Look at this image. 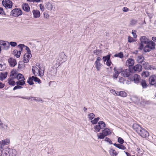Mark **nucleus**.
<instances>
[{"label":"nucleus","mask_w":156,"mask_h":156,"mask_svg":"<svg viewBox=\"0 0 156 156\" xmlns=\"http://www.w3.org/2000/svg\"><path fill=\"white\" fill-rule=\"evenodd\" d=\"M133 128L140 136L143 138H146L149 135L148 133L146 130L137 124H134L133 126Z\"/></svg>","instance_id":"obj_1"},{"label":"nucleus","mask_w":156,"mask_h":156,"mask_svg":"<svg viewBox=\"0 0 156 156\" xmlns=\"http://www.w3.org/2000/svg\"><path fill=\"white\" fill-rule=\"evenodd\" d=\"M32 71L33 73L35 76H42L44 73V69L43 68H38L36 66H32Z\"/></svg>","instance_id":"obj_2"},{"label":"nucleus","mask_w":156,"mask_h":156,"mask_svg":"<svg viewBox=\"0 0 156 156\" xmlns=\"http://www.w3.org/2000/svg\"><path fill=\"white\" fill-rule=\"evenodd\" d=\"M3 151V156H16L17 154L16 151L12 149L7 148Z\"/></svg>","instance_id":"obj_3"},{"label":"nucleus","mask_w":156,"mask_h":156,"mask_svg":"<svg viewBox=\"0 0 156 156\" xmlns=\"http://www.w3.org/2000/svg\"><path fill=\"white\" fill-rule=\"evenodd\" d=\"M155 44L154 43L151 41V43L146 44L144 48V51L145 52H148L155 48Z\"/></svg>","instance_id":"obj_4"},{"label":"nucleus","mask_w":156,"mask_h":156,"mask_svg":"<svg viewBox=\"0 0 156 156\" xmlns=\"http://www.w3.org/2000/svg\"><path fill=\"white\" fill-rule=\"evenodd\" d=\"M105 127V124L102 121H100L98 123V125L94 127V131L96 132H99L101 129H104Z\"/></svg>","instance_id":"obj_5"},{"label":"nucleus","mask_w":156,"mask_h":156,"mask_svg":"<svg viewBox=\"0 0 156 156\" xmlns=\"http://www.w3.org/2000/svg\"><path fill=\"white\" fill-rule=\"evenodd\" d=\"M111 133L109 129L106 128L102 130V132L98 134L97 136L98 139H103L105 137L108 136Z\"/></svg>","instance_id":"obj_6"},{"label":"nucleus","mask_w":156,"mask_h":156,"mask_svg":"<svg viewBox=\"0 0 156 156\" xmlns=\"http://www.w3.org/2000/svg\"><path fill=\"white\" fill-rule=\"evenodd\" d=\"M18 80V81L16 82L17 85H20L23 86L25 84L24 81L25 78L23 75L19 73L17 75L16 77Z\"/></svg>","instance_id":"obj_7"},{"label":"nucleus","mask_w":156,"mask_h":156,"mask_svg":"<svg viewBox=\"0 0 156 156\" xmlns=\"http://www.w3.org/2000/svg\"><path fill=\"white\" fill-rule=\"evenodd\" d=\"M45 7L46 9L49 11H55V4L51 2H48L45 3Z\"/></svg>","instance_id":"obj_8"},{"label":"nucleus","mask_w":156,"mask_h":156,"mask_svg":"<svg viewBox=\"0 0 156 156\" xmlns=\"http://www.w3.org/2000/svg\"><path fill=\"white\" fill-rule=\"evenodd\" d=\"M2 4L6 9H10L12 6V2L9 0H3Z\"/></svg>","instance_id":"obj_9"},{"label":"nucleus","mask_w":156,"mask_h":156,"mask_svg":"<svg viewBox=\"0 0 156 156\" xmlns=\"http://www.w3.org/2000/svg\"><path fill=\"white\" fill-rule=\"evenodd\" d=\"M136 59L139 63H141L144 66L145 65V63L144 61V57L142 55H137L136 56Z\"/></svg>","instance_id":"obj_10"},{"label":"nucleus","mask_w":156,"mask_h":156,"mask_svg":"<svg viewBox=\"0 0 156 156\" xmlns=\"http://www.w3.org/2000/svg\"><path fill=\"white\" fill-rule=\"evenodd\" d=\"M11 13L13 16L16 17L21 15L22 14V12L20 9L16 8L12 10Z\"/></svg>","instance_id":"obj_11"},{"label":"nucleus","mask_w":156,"mask_h":156,"mask_svg":"<svg viewBox=\"0 0 156 156\" xmlns=\"http://www.w3.org/2000/svg\"><path fill=\"white\" fill-rule=\"evenodd\" d=\"M9 140L8 139H6L0 141V148L3 150L5 147H7L6 145L9 144Z\"/></svg>","instance_id":"obj_12"},{"label":"nucleus","mask_w":156,"mask_h":156,"mask_svg":"<svg viewBox=\"0 0 156 156\" xmlns=\"http://www.w3.org/2000/svg\"><path fill=\"white\" fill-rule=\"evenodd\" d=\"M102 60L101 58L98 57L97 58L96 61H95L94 64L95 67L97 70L99 71L100 70L101 67V64L100 63V61Z\"/></svg>","instance_id":"obj_13"},{"label":"nucleus","mask_w":156,"mask_h":156,"mask_svg":"<svg viewBox=\"0 0 156 156\" xmlns=\"http://www.w3.org/2000/svg\"><path fill=\"white\" fill-rule=\"evenodd\" d=\"M31 57V53H26L25 54L23 58V61L24 62L27 63L29 61V60Z\"/></svg>","instance_id":"obj_14"},{"label":"nucleus","mask_w":156,"mask_h":156,"mask_svg":"<svg viewBox=\"0 0 156 156\" xmlns=\"http://www.w3.org/2000/svg\"><path fill=\"white\" fill-rule=\"evenodd\" d=\"M150 83L152 85H154L156 83V76L152 75L149 78V79Z\"/></svg>","instance_id":"obj_15"},{"label":"nucleus","mask_w":156,"mask_h":156,"mask_svg":"<svg viewBox=\"0 0 156 156\" xmlns=\"http://www.w3.org/2000/svg\"><path fill=\"white\" fill-rule=\"evenodd\" d=\"M140 40L141 42L143 44H147L151 43L150 40L145 36L141 37L140 38Z\"/></svg>","instance_id":"obj_16"},{"label":"nucleus","mask_w":156,"mask_h":156,"mask_svg":"<svg viewBox=\"0 0 156 156\" xmlns=\"http://www.w3.org/2000/svg\"><path fill=\"white\" fill-rule=\"evenodd\" d=\"M60 65L59 63L58 64H57L55 66V68H54L53 67H51L50 69V71L51 72V73L52 75H56L57 72V68Z\"/></svg>","instance_id":"obj_17"},{"label":"nucleus","mask_w":156,"mask_h":156,"mask_svg":"<svg viewBox=\"0 0 156 156\" xmlns=\"http://www.w3.org/2000/svg\"><path fill=\"white\" fill-rule=\"evenodd\" d=\"M134 64V61L133 59L131 58H128L126 61V66L130 67L133 66Z\"/></svg>","instance_id":"obj_18"},{"label":"nucleus","mask_w":156,"mask_h":156,"mask_svg":"<svg viewBox=\"0 0 156 156\" xmlns=\"http://www.w3.org/2000/svg\"><path fill=\"white\" fill-rule=\"evenodd\" d=\"M131 73L129 69H126L122 72V75L124 77H128Z\"/></svg>","instance_id":"obj_19"},{"label":"nucleus","mask_w":156,"mask_h":156,"mask_svg":"<svg viewBox=\"0 0 156 156\" xmlns=\"http://www.w3.org/2000/svg\"><path fill=\"white\" fill-rule=\"evenodd\" d=\"M8 62L10 66L12 67H14L17 64L16 60L11 58L8 59Z\"/></svg>","instance_id":"obj_20"},{"label":"nucleus","mask_w":156,"mask_h":156,"mask_svg":"<svg viewBox=\"0 0 156 156\" xmlns=\"http://www.w3.org/2000/svg\"><path fill=\"white\" fill-rule=\"evenodd\" d=\"M0 44L4 46L5 49L7 50L9 48V44L8 42L0 41Z\"/></svg>","instance_id":"obj_21"},{"label":"nucleus","mask_w":156,"mask_h":156,"mask_svg":"<svg viewBox=\"0 0 156 156\" xmlns=\"http://www.w3.org/2000/svg\"><path fill=\"white\" fill-rule=\"evenodd\" d=\"M140 79V76L137 74H134L132 80L136 83H138Z\"/></svg>","instance_id":"obj_22"},{"label":"nucleus","mask_w":156,"mask_h":156,"mask_svg":"<svg viewBox=\"0 0 156 156\" xmlns=\"http://www.w3.org/2000/svg\"><path fill=\"white\" fill-rule=\"evenodd\" d=\"M23 9L25 11L28 12L30 10V8L28 4L24 3L22 5Z\"/></svg>","instance_id":"obj_23"},{"label":"nucleus","mask_w":156,"mask_h":156,"mask_svg":"<svg viewBox=\"0 0 156 156\" xmlns=\"http://www.w3.org/2000/svg\"><path fill=\"white\" fill-rule=\"evenodd\" d=\"M144 67L146 69L151 70H155L156 69L155 67L153 66L149 65L148 64L145 63Z\"/></svg>","instance_id":"obj_24"},{"label":"nucleus","mask_w":156,"mask_h":156,"mask_svg":"<svg viewBox=\"0 0 156 156\" xmlns=\"http://www.w3.org/2000/svg\"><path fill=\"white\" fill-rule=\"evenodd\" d=\"M12 54L17 58H18L20 57L21 53L20 51L15 49L13 51Z\"/></svg>","instance_id":"obj_25"},{"label":"nucleus","mask_w":156,"mask_h":156,"mask_svg":"<svg viewBox=\"0 0 156 156\" xmlns=\"http://www.w3.org/2000/svg\"><path fill=\"white\" fill-rule=\"evenodd\" d=\"M33 13L34 17L36 18H39L40 16V12L38 10H33Z\"/></svg>","instance_id":"obj_26"},{"label":"nucleus","mask_w":156,"mask_h":156,"mask_svg":"<svg viewBox=\"0 0 156 156\" xmlns=\"http://www.w3.org/2000/svg\"><path fill=\"white\" fill-rule=\"evenodd\" d=\"M7 76V72L1 73H0V80H3L5 79Z\"/></svg>","instance_id":"obj_27"},{"label":"nucleus","mask_w":156,"mask_h":156,"mask_svg":"<svg viewBox=\"0 0 156 156\" xmlns=\"http://www.w3.org/2000/svg\"><path fill=\"white\" fill-rule=\"evenodd\" d=\"M133 69L135 71L140 72L141 70L142 67L141 65L137 64L134 66Z\"/></svg>","instance_id":"obj_28"},{"label":"nucleus","mask_w":156,"mask_h":156,"mask_svg":"<svg viewBox=\"0 0 156 156\" xmlns=\"http://www.w3.org/2000/svg\"><path fill=\"white\" fill-rule=\"evenodd\" d=\"M122 144H116L115 143L114 145L116 147L119 148V149L124 150L126 149V147L122 145Z\"/></svg>","instance_id":"obj_29"},{"label":"nucleus","mask_w":156,"mask_h":156,"mask_svg":"<svg viewBox=\"0 0 156 156\" xmlns=\"http://www.w3.org/2000/svg\"><path fill=\"white\" fill-rule=\"evenodd\" d=\"M13 78H9L8 79V83L10 85L14 86L16 84V83L13 80Z\"/></svg>","instance_id":"obj_30"},{"label":"nucleus","mask_w":156,"mask_h":156,"mask_svg":"<svg viewBox=\"0 0 156 156\" xmlns=\"http://www.w3.org/2000/svg\"><path fill=\"white\" fill-rule=\"evenodd\" d=\"M109 152L112 156H116L118 153L115 150L111 149L109 150Z\"/></svg>","instance_id":"obj_31"},{"label":"nucleus","mask_w":156,"mask_h":156,"mask_svg":"<svg viewBox=\"0 0 156 156\" xmlns=\"http://www.w3.org/2000/svg\"><path fill=\"white\" fill-rule=\"evenodd\" d=\"M140 83L143 88H146L147 87L146 82L145 80H142Z\"/></svg>","instance_id":"obj_32"},{"label":"nucleus","mask_w":156,"mask_h":156,"mask_svg":"<svg viewBox=\"0 0 156 156\" xmlns=\"http://www.w3.org/2000/svg\"><path fill=\"white\" fill-rule=\"evenodd\" d=\"M6 65L4 63L0 64V71L4 70L6 68Z\"/></svg>","instance_id":"obj_33"},{"label":"nucleus","mask_w":156,"mask_h":156,"mask_svg":"<svg viewBox=\"0 0 156 156\" xmlns=\"http://www.w3.org/2000/svg\"><path fill=\"white\" fill-rule=\"evenodd\" d=\"M114 70L115 72H116V73H118L119 74L121 73H122V72L123 71H122V68H119L117 69L116 67H114Z\"/></svg>","instance_id":"obj_34"},{"label":"nucleus","mask_w":156,"mask_h":156,"mask_svg":"<svg viewBox=\"0 0 156 156\" xmlns=\"http://www.w3.org/2000/svg\"><path fill=\"white\" fill-rule=\"evenodd\" d=\"M17 74L14 71H12L10 73V76L12 78H16Z\"/></svg>","instance_id":"obj_35"},{"label":"nucleus","mask_w":156,"mask_h":156,"mask_svg":"<svg viewBox=\"0 0 156 156\" xmlns=\"http://www.w3.org/2000/svg\"><path fill=\"white\" fill-rule=\"evenodd\" d=\"M127 95V94L125 91H121L119 92V96L122 97H126Z\"/></svg>","instance_id":"obj_36"},{"label":"nucleus","mask_w":156,"mask_h":156,"mask_svg":"<svg viewBox=\"0 0 156 156\" xmlns=\"http://www.w3.org/2000/svg\"><path fill=\"white\" fill-rule=\"evenodd\" d=\"M32 78H33V80L35 82H37L39 83H41V81L39 79L36 77L32 76Z\"/></svg>","instance_id":"obj_37"},{"label":"nucleus","mask_w":156,"mask_h":156,"mask_svg":"<svg viewBox=\"0 0 156 156\" xmlns=\"http://www.w3.org/2000/svg\"><path fill=\"white\" fill-rule=\"evenodd\" d=\"M114 56L115 57H118L120 58H122L123 56V55L122 52H120L118 54H115Z\"/></svg>","instance_id":"obj_38"},{"label":"nucleus","mask_w":156,"mask_h":156,"mask_svg":"<svg viewBox=\"0 0 156 156\" xmlns=\"http://www.w3.org/2000/svg\"><path fill=\"white\" fill-rule=\"evenodd\" d=\"M100 118L99 117H97L94 119L93 120L91 121V122L93 124H96L97 123V122L98 121Z\"/></svg>","instance_id":"obj_39"},{"label":"nucleus","mask_w":156,"mask_h":156,"mask_svg":"<svg viewBox=\"0 0 156 156\" xmlns=\"http://www.w3.org/2000/svg\"><path fill=\"white\" fill-rule=\"evenodd\" d=\"M149 75V73L148 71H145L142 72V76L144 77H147Z\"/></svg>","instance_id":"obj_40"},{"label":"nucleus","mask_w":156,"mask_h":156,"mask_svg":"<svg viewBox=\"0 0 156 156\" xmlns=\"http://www.w3.org/2000/svg\"><path fill=\"white\" fill-rule=\"evenodd\" d=\"M17 47L19 48V51H20L21 53V51H23V48H25V45L23 44H20L18 45Z\"/></svg>","instance_id":"obj_41"},{"label":"nucleus","mask_w":156,"mask_h":156,"mask_svg":"<svg viewBox=\"0 0 156 156\" xmlns=\"http://www.w3.org/2000/svg\"><path fill=\"white\" fill-rule=\"evenodd\" d=\"M88 116L90 120H92L94 118L95 115L94 113H90L88 114Z\"/></svg>","instance_id":"obj_42"},{"label":"nucleus","mask_w":156,"mask_h":156,"mask_svg":"<svg viewBox=\"0 0 156 156\" xmlns=\"http://www.w3.org/2000/svg\"><path fill=\"white\" fill-rule=\"evenodd\" d=\"M33 78H32V76L30 77L27 80V83L30 85H32L34 84L33 82Z\"/></svg>","instance_id":"obj_43"},{"label":"nucleus","mask_w":156,"mask_h":156,"mask_svg":"<svg viewBox=\"0 0 156 156\" xmlns=\"http://www.w3.org/2000/svg\"><path fill=\"white\" fill-rule=\"evenodd\" d=\"M110 55H108L105 56H104L103 57V59L105 62L106 61H108L110 59Z\"/></svg>","instance_id":"obj_44"},{"label":"nucleus","mask_w":156,"mask_h":156,"mask_svg":"<svg viewBox=\"0 0 156 156\" xmlns=\"http://www.w3.org/2000/svg\"><path fill=\"white\" fill-rule=\"evenodd\" d=\"M23 88V87L20 85H17V86H15L13 88V90H15L17 89H21Z\"/></svg>","instance_id":"obj_45"},{"label":"nucleus","mask_w":156,"mask_h":156,"mask_svg":"<svg viewBox=\"0 0 156 156\" xmlns=\"http://www.w3.org/2000/svg\"><path fill=\"white\" fill-rule=\"evenodd\" d=\"M118 141L120 144H122L124 142V140L121 137H119L118 138Z\"/></svg>","instance_id":"obj_46"},{"label":"nucleus","mask_w":156,"mask_h":156,"mask_svg":"<svg viewBox=\"0 0 156 156\" xmlns=\"http://www.w3.org/2000/svg\"><path fill=\"white\" fill-rule=\"evenodd\" d=\"M137 21L136 20H132L130 22V25H134L136 24L137 23Z\"/></svg>","instance_id":"obj_47"},{"label":"nucleus","mask_w":156,"mask_h":156,"mask_svg":"<svg viewBox=\"0 0 156 156\" xmlns=\"http://www.w3.org/2000/svg\"><path fill=\"white\" fill-rule=\"evenodd\" d=\"M16 97H18L19 98H22L23 99H26L28 100H32V98H33L34 97H21V96H17Z\"/></svg>","instance_id":"obj_48"},{"label":"nucleus","mask_w":156,"mask_h":156,"mask_svg":"<svg viewBox=\"0 0 156 156\" xmlns=\"http://www.w3.org/2000/svg\"><path fill=\"white\" fill-rule=\"evenodd\" d=\"M9 45H10L12 47H15L17 45V43L16 42L11 41L9 43Z\"/></svg>","instance_id":"obj_49"},{"label":"nucleus","mask_w":156,"mask_h":156,"mask_svg":"<svg viewBox=\"0 0 156 156\" xmlns=\"http://www.w3.org/2000/svg\"><path fill=\"white\" fill-rule=\"evenodd\" d=\"M143 44L141 43L139 44V49L140 50H144V46L143 45Z\"/></svg>","instance_id":"obj_50"},{"label":"nucleus","mask_w":156,"mask_h":156,"mask_svg":"<svg viewBox=\"0 0 156 156\" xmlns=\"http://www.w3.org/2000/svg\"><path fill=\"white\" fill-rule=\"evenodd\" d=\"M132 33L133 35V36L134 38H136L137 36L136 35V31L135 30H132Z\"/></svg>","instance_id":"obj_51"},{"label":"nucleus","mask_w":156,"mask_h":156,"mask_svg":"<svg viewBox=\"0 0 156 156\" xmlns=\"http://www.w3.org/2000/svg\"><path fill=\"white\" fill-rule=\"evenodd\" d=\"M128 41L129 42L131 43L135 41L134 39L130 36H129Z\"/></svg>","instance_id":"obj_52"},{"label":"nucleus","mask_w":156,"mask_h":156,"mask_svg":"<svg viewBox=\"0 0 156 156\" xmlns=\"http://www.w3.org/2000/svg\"><path fill=\"white\" fill-rule=\"evenodd\" d=\"M33 98V100L36 101L37 102H39L41 103H42L43 102V101L40 98H39V99H36V98L35 97H34Z\"/></svg>","instance_id":"obj_53"},{"label":"nucleus","mask_w":156,"mask_h":156,"mask_svg":"<svg viewBox=\"0 0 156 156\" xmlns=\"http://www.w3.org/2000/svg\"><path fill=\"white\" fill-rule=\"evenodd\" d=\"M105 140L108 142L110 144H112V141L109 138L106 137Z\"/></svg>","instance_id":"obj_54"},{"label":"nucleus","mask_w":156,"mask_h":156,"mask_svg":"<svg viewBox=\"0 0 156 156\" xmlns=\"http://www.w3.org/2000/svg\"><path fill=\"white\" fill-rule=\"evenodd\" d=\"M119 74L116 72H115V73L113 75V78L114 79H116L118 76Z\"/></svg>","instance_id":"obj_55"},{"label":"nucleus","mask_w":156,"mask_h":156,"mask_svg":"<svg viewBox=\"0 0 156 156\" xmlns=\"http://www.w3.org/2000/svg\"><path fill=\"white\" fill-rule=\"evenodd\" d=\"M25 49L27 51V52L28 53H31L29 49V48L27 46H25Z\"/></svg>","instance_id":"obj_56"},{"label":"nucleus","mask_w":156,"mask_h":156,"mask_svg":"<svg viewBox=\"0 0 156 156\" xmlns=\"http://www.w3.org/2000/svg\"><path fill=\"white\" fill-rule=\"evenodd\" d=\"M18 67L19 69H21L23 67V65L22 62H19L18 64Z\"/></svg>","instance_id":"obj_57"},{"label":"nucleus","mask_w":156,"mask_h":156,"mask_svg":"<svg viewBox=\"0 0 156 156\" xmlns=\"http://www.w3.org/2000/svg\"><path fill=\"white\" fill-rule=\"evenodd\" d=\"M40 7L41 11H44V10L45 8L44 6L42 5L41 4H40Z\"/></svg>","instance_id":"obj_58"},{"label":"nucleus","mask_w":156,"mask_h":156,"mask_svg":"<svg viewBox=\"0 0 156 156\" xmlns=\"http://www.w3.org/2000/svg\"><path fill=\"white\" fill-rule=\"evenodd\" d=\"M124 78L122 77L120 78L119 80V82L121 83H123L124 81Z\"/></svg>","instance_id":"obj_59"},{"label":"nucleus","mask_w":156,"mask_h":156,"mask_svg":"<svg viewBox=\"0 0 156 156\" xmlns=\"http://www.w3.org/2000/svg\"><path fill=\"white\" fill-rule=\"evenodd\" d=\"M44 16L46 19H48L49 18V16L48 14L47 13H44Z\"/></svg>","instance_id":"obj_60"},{"label":"nucleus","mask_w":156,"mask_h":156,"mask_svg":"<svg viewBox=\"0 0 156 156\" xmlns=\"http://www.w3.org/2000/svg\"><path fill=\"white\" fill-rule=\"evenodd\" d=\"M40 66V64L39 63H37L35 66H36L37 68L38 67V68H42V67H41Z\"/></svg>","instance_id":"obj_61"},{"label":"nucleus","mask_w":156,"mask_h":156,"mask_svg":"<svg viewBox=\"0 0 156 156\" xmlns=\"http://www.w3.org/2000/svg\"><path fill=\"white\" fill-rule=\"evenodd\" d=\"M111 64V62L109 60L108 61H107L106 62V65L108 66H110Z\"/></svg>","instance_id":"obj_62"},{"label":"nucleus","mask_w":156,"mask_h":156,"mask_svg":"<svg viewBox=\"0 0 156 156\" xmlns=\"http://www.w3.org/2000/svg\"><path fill=\"white\" fill-rule=\"evenodd\" d=\"M128 9L127 8L124 7L123 8L122 10L124 12H126L128 11Z\"/></svg>","instance_id":"obj_63"},{"label":"nucleus","mask_w":156,"mask_h":156,"mask_svg":"<svg viewBox=\"0 0 156 156\" xmlns=\"http://www.w3.org/2000/svg\"><path fill=\"white\" fill-rule=\"evenodd\" d=\"M4 12L3 9L2 8H0V14H3Z\"/></svg>","instance_id":"obj_64"}]
</instances>
